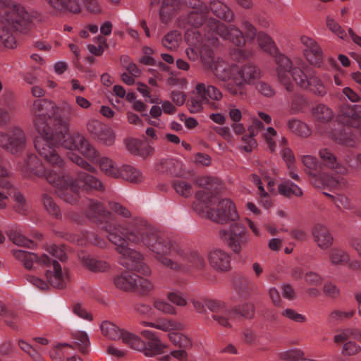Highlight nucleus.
Segmentation results:
<instances>
[{
	"mask_svg": "<svg viewBox=\"0 0 361 361\" xmlns=\"http://www.w3.org/2000/svg\"><path fill=\"white\" fill-rule=\"evenodd\" d=\"M85 214L106 234L119 255L118 263L124 267L145 276L151 273L143 262V255L129 247L128 243L147 247L161 264L177 273L188 274L206 267L204 257L200 251L159 233L142 219H130L124 226L113 220L103 204L92 199L87 201Z\"/></svg>",
	"mask_w": 361,
	"mask_h": 361,
	"instance_id": "obj_1",
	"label": "nucleus"
},
{
	"mask_svg": "<svg viewBox=\"0 0 361 361\" xmlns=\"http://www.w3.org/2000/svg\"><path fill=\"white\" fill-rule=\"evenodd\" d=\"M219 37L237 47L245 44L243 31L233 25L226 26L210 18L206 23L204 33L194 30L187 32L188 47L185 49V54L190 61H196L200 59L206 69L210 70L219 80L226 82V88L228 83L234 84L233 76L238 72V67L228 64L219 57H215L212 47L219 44Z\"/></svg>",
	"mask_w": 361,
	"mask_h": 361,
	"instance_id": "obj_2",
	"label": "nucleus"
},
{
	"mask_svg": "<svg viewBox=\"0 0 361 361\" xmlns=\"http://www.w3.org/2000/svg\"><path fill=\"white\" fill-rule=\"evenodd\" d=\"M44 158L58 169L55 173L47 176V180L56 188L57 195L64 202L71 204L77 203L80 199V189L85 191L104 189L103 183L87 172L78 171L75 179L71 176L63 159L56 150Z\"/></svg>",
	"mask_w": 361,
	"mask_h": 361,
	"instance_id": "obj_3",
	"label": "nucleus"
},
{
	"mask_svg": "<svg viewBox=\"0 0 361 361\" xmlns=\"http://www.w3.org/2000/svg\"><path fill=\"white\" fill-rule=\"evenodd\" d=\"M312 114L317 122L328 126L319 130L321 134H326L336 142L354 147L361 135V105L343 106L338 116V128L330 127L334 118L332 111L326 105L319 104L312 109Z\"/></svg>",
	"mask_w": 361,
	"mask_h": 361,
	"instance_id": "obj_4",
	"label": "nucleus"
},
{
	"mask_svg": "<svg viewBox=\"0 0 361 361\" xmlns=\"http://www.w3.org/2000/svg\"><path fill=\"white\" fill-rule=\"evenodd\" d=\"M197 185L202 188L196 193L197 203L194 204V209L200 214L213 221L225 224L229 221L235 223L238 214L233 202L228 199L219 201L216 210L211 208L216 196L223 188L220 180L214 177H202L197 179Z\"/></svg>",
	"mask_w": 361,
	"mask_h": 361,
	"instance_id": "obj_5",
	"label": "nucleus"
},
{
	"mask_svg": "<svg viewBox=\"0 0 361 361\" xmlns=\"http://www.w3.org/2000/svg\"><path fill=\"white\" fill-rule=\"evenodd\" d=\"M56 109L61 123H54V148L62 145L71 150L78 149L90 161H97L99 153L85 137L79 133H68L70 120L80 116L78 107L67 101H63L60 106H56Z\"/></svg>",
	"mask_w": 361,
	"mask_h": 361,
	"instance_id": "obj_6",
	"label": "nucleus"
},
{
	"mask_svg": "<svg viewBox=\"0 0 361 361\" xmlns=\"http://www.w3.org/2000/svg\"><path fill=\"white\" fill-rule=\"evenodd\" d=\"M277 75L280 82L288 92L294 88L293 81L304 89H308L314 94L322 96L326 93L325 87L321 80L312 75L311 68L300 59L291 61L283 54L276 56Z\"/></svg>",
	"mask_w": 361,
	"mask_h": 361,
	"instance_id": "obj_7",
	"label": "nucleus"
},
{
	"mask_svg": "<svg viewBox=\"0 0 361 361\" xmlns=\"http://www.w3.org/2000/svg\"><path fill=\"white\" fill-rule=\"evenodd\" d=\"M33 123L39 134L35 140L36 150L44 157L56 151L54 142V123H61L57 114L56 105L48 99H36L32 109Z\"/></svg>",
	"mask_w": 361,
	"mask_h": 361,
	"instance_id": "obj_8",
	"label": "nucleus"
},
{
	"mask_svg": "<svg viewBox=\"0 0 361 361\" xmlns=\"http://www.w3.org/2000/svg\"><path fill=\"white\" fill-rule=\"evenodd\" d=\"M186 8H193L194 11L188 16H180L178 18V26L185 30V36L188 31L201 32L198 30L201 25H204V33L206 23L210 18L206 19L209 9L200 0H162L159 10L161 23H169L178 12Z\"/></svg>",
	"mask_w": 361,
	"mask_h": 361,
	"instance_id": "obj_9",
	"label": "nucleus"
},
{
	"mask_svg": "<svg viewBox=\"0 0 361 361\" xmlns=\"http://www.w3.org/2000/svg\"><path fill=\"white\" fill-rule=\"evenodd\" d=\"M102 334L112 340L121 338L123 342L131 348L143 352L147 356H154L165 352L166 346L159 339L158 336L150 330H142L141 334L148 341L147 343L131 333L120 330L114 324L105 321L101 324Z\"/></svg>",
	"mask_w": 361,
	"mask_h": 361,
	"instance_id": "obj_10",
	"label": "nucleus"
},
{
	"mask_svg": "<svg viewBox=\"0 0 361 361\" xmlns=\"http://www.w3.org/2000/svg\"><path fill=\"white\" fill-rule=\"evenodd\" d=\"M14 257L20 261L27 269H31L34 264L44 266L45 276L49 283L57 288H63L69 281L68 273L62 270L61 265L56 259H50L47 255H43L40 257L33 252L22 250H13Z\"/></svg>",
	"mask_w": 361,
	"mask_h": 361,
	"instance_id": "obj_11",
	"label": "nucleus"
},
{
	"mask_svg": "<svg viewBox=\"0 0 361 361\" xmlns=\"http://www.w3.org/2000/svg\"><path fill=\"white\" fill-rule=\"evenodd\" d=\"M37 11L29 13L20 4L13 0H0V20L4 27L14 32H25L33 20H41Z\"/></svg>",
	"mask_w": 361,
	"mask_h": 361,
	"instance_id": "obj_12",
	"label": "nucleus"
},
{
	"mask_svg": "<svg viewBox=\"0 0 361 361\" xmlns=\"http://www.w3.org/2000/svg\"><path fill=\"white\" fill-rule=\"evenodd\" d=\"M302 162L306 173L312 177V183L318 188H342L347 184L344 177L333 176L320 171L321 166L317 159L310 155L302 157Z\"/></svg>",
	"mask_w": 361,
	"mask_h": 361,
	"instance_id": "obj_13",
	"label": "nucleus"
},
{
	"mask_svg": "<svg viewBox=\"0 0 361 361\" xmlns=\"http://www.w3.org/2000/svg\"><path fill=\"white\" fill-rule=\"evenodd\" d=\"M249 135H245L242 137V141L245 143L243 149L245 152H249L252 150L257 145L256 140L254 137L262 131V135L267 142L269 149L274 152L276 149V142L274 138L277 136L276 130L272 127L264 129L262 122L258 118H253L251 126L248 128Z\"/></svg>",
	"mask_w": 361,
	"mask_h": 361,
	"instance_id": "obj_14",
	"label": "nucleus"
},
{
	"mask_svg": "<svg viewBox=\"0 0 361 361\" xmlns=\"http://www.w3.org/2000/svg\"><path fill=\"white\" fill-rule=\"evenodd\" d=\"M260 76V71L258 68L250 63H247L240 69L238 68L235 76H233V83L226 85V90L232 95L243 98L246 95V90L244 87L245 82L251 84Z\"/></svg>",
	"mask_w": 361,
	"mask_h": 361,
	"instance_id": "obj_15",
	"label": "nucleus"
},
{
	"mask_svg": "<svg viewBox=\"0 0 361 361\" xmlns=\"http://www.w3.org/2000/svg\"><path fill=\"white\" fill-rule=\"evenodd\" d=\"M220 235L236 254L240 253L250 241L249 232L240 222L231 223L229 230L221 231Z\"/></svg>",
	"mask_w": 361,
	"mask_h": 361,
	"instance_id": "obj_16",
	"label": "nucleus"
},
{
	"mask_svg": "<svg viewBox=\"0 0 361 361\" xmlns=\"http://www.w3.org/2000/svg\"><path fill=\"white\" fill-rule=\"evenodd\" d=\"M26 142V135L19 126H12L7 132L0 131V147L13 154L21 152Z\"/></svg>",
	"mask_w": 361,
	"mask_h": 361,
	"instance_id": "obj_17",
	"label": "nucleus"
},
{
	"mask_svg": "<svg viewBox=\"0 0 361 361\" xmlns=\"http://www.w3.org/2000/svg\"><path fill=\"white\" fill-rule=\"evenodd\" d=\"M192 303L195 310L201 314H206L207 310L212 313V317L219 325L228 324L227 320L224 317L228 312L227 305L226 302L219 300L209 298L192 299Z\"/></svg>",
	"mask_w": 361,
	"mask_h": 361,
	"instance_id": "obj_18",
	"label": "nucleus"
},
{
	"mask_svg": "<svg viewBox=\"0 0 361 361\" xmlns=\"http://www.w3.org/2000/svg\"><path fill=\"white\" fill-rule=\"evenodd\" d=\"M114 284L123 290H135L142 294L147 293L153 289V285L149 280L130 271H123L115 277Z\"/></svg>",
	"mask_w": 361,
	"mask_h": 361,
	"instance_id": "obj_19",
	"label": "nucleus"
},
{
	"mask_svg": "<svg viewBox=\"0 0 361 361\" xmlns=\"http://www.w3.org/2000/svg\"><path fill=\"white\" fill-rule=\"evenodd\" d=\"M39 154L45 159L39 153ZM44 160L50 166L51 169H47L37 156L33 154H27L26 159L20 164L19 167L24 175L27 177L31 178L32 176H37L39 178L43 177L47 179L48 175L55 173L56 171H58V169L52 166L46 159Z\"/></svg>",
	"mask_w": 361,
	"mask_h": 361,
	"instance_id": "obj_20",
	"label": "nucleus"
},
{
	"mask_svg": "<svg viewBox=\"0 0 361 361\" xmlns=\"http://www.w3.org/2000/svg\"><path fill=\"white\" fill-rule=\"evenodd\" d=\"M242 27L245 32V35L243 33L245 42L246 39L252 41L257 37L258 44L261 49L271 55L276 53V49L273 41L267 34L262 32H257L256 28L247 20L242 22Z\"/></svg>",
	"mask_w": 361,
	"mask_h": 361,
	"instance_id": "obj_21",
	"label": "nucleus"
},
{
	"mask_svg": "<svg viewBox=\"0 0 361 361\" xmlns=\"http://www.w3.org/2000/svg\"><path fill=\"white\" fill-rule=\"evenodd\" d=\"M169 336L171 343L178 349L172 350L170 355H164L163 360L171 361V357H174L180 361H186L187 350L192 346L191 341L186 336L179 333H170Z\"/></svg>",
	"mask_w": 361,
	"mask_h": 361,
	"instance_id": "obj_22",
	"label": "nucleus"
},
{
	"mask_svg": "<svg viewBox=\"0 0 361 361\" xmlns=\"http://www.w3.org/2000/svg\"><path fill=\"white\" fill-rule=\"evenodd\" d=\"M207 257L210 266L217 271H227L231 268V255L224 250L212 249Z\"/></svg>",
	"mask_w": 361,
	"mask_h": 361,
	"instance_id": "obj_23",
	"label": "nucleus"
},
{
	"mask_svg": "<svg viewBox=\"0 0 361 361\" xmlns=\"http://www.w3.org/2000/svg\"><path fill=\"white\" fill-rule=\"evenodd\" d=\"M302 44L305 47L304 55L306 59L316 66H321L323 63V52L321 47L312 38L302 36L300 38Z\"/></svg>",
	"mask_w": 361,
	"mask_h": 361,
	"instance_id": "obj_24",
	"label": "nucleus"
},
{
	"mask_svg": "<svg viewBox=\"0 0 361 361\" xmlns=\"http://www.w3.org/2000/svg\"><path fill=\"white\" fill-rule=\"evenodd\" d=\"M228 312L224 315L225 319L227 320L228 324L221 325L225 328H231V321L235 319L236 317H242L244 318L250 319L254 315L255 307L253 304L246 302L242 305H236L231 307L227 305Z\"/></svg>",
	"mask_w": 361,
	"mask_h": 361,
	"instance_id": "obj_25",
	"label": "nucleus"
},
{
	"mask_svg": "<svg viewBox=\"0 0 361 361\" xmlns=\"http://www.w3.org/2000/svg\"><path fill=\"white\" fill-rule=\"evenodd\" d=\"M2 187L4 189H8V196L13 199L15 211L20 214L27 215L30 211V205L24 196L8 182L4 183Z\"/></svg>",
	"mask_w": 361,
	"mask_h": 361,
	"instance_id": "obj_26",
	"label": "nucleus"
},
{
	"mask_svg": "<svg viewBox=\"0 0 361 361\" xmlns=\"http://www.w3.org/2000/svg\"><path fill=\"white\" fill-rule=\"evenodd\" d=\"M312 233L314 241L321 249H328L333 244L334 238L328 228L324 225L315 224Z\"/></svg>",
	"mask_w": 361,
	"mask_h": 361,
	"instance_id": "obj_27",
	"label": "nucleus"
},
{
	"mask_svg": "<svg viewBox=\"0 0 361 361\" xmlns=\"http://www.w3.org/2000/svg\"><path fill=\"white\" fill-rule=\"evenodd\" d=\"M152 143V141L147 143L138 139H129L126 140V145L131 154L145 159L154 153V149L150 145Z\"/></svg>",
	"mask_w": 361,
	"mask_h": 361,
	"instance_id": "obj_28",
	"label": "nucleus"
},
{
	"mask_svg": "<svg viewBox=\"0 0 361 361\" xmlns=\"http://www.w3.org/2000/svg\"><path fill=\"white\" fill-rule=\"evenodd\" d=\"M319 155L324 165L331 169L335 170L337 173H339L338 176L343 177L341 175L347 171L346 167L338 162L336 156L328 148H322L319 149ZM336 176H338V175Z\"/></svg>",
	"mask_w": 361,
	"mask_h": 361,
	"instance_id": "obj_29",
	"label": "nucleus"
},
{
	"mask_svg": "<svg viewBox=\"0 0 361 361\" xmlns=\"http://www.w3.org/2000/svg\"><path fill=\"white\" fill-rule=\"evenodd\" d=\"M47 3L59 13L69 12L78 14L81 6L78 0H45Z\"/></svg>",
	"mask_w": 361,
	"mask_h": 361,
	"instance_id": "obj_30",
	"label": "nucleus"
},
{
	"mask_svg": "<svg viewBox=\"0 0 361 361\" xmlns=\"http://www.w3.org/2000/svg\"><path fill=\"white\" fill-rule=\"evenodd\" d=\"M156 170L160 173L177 176L181 173L182 164L173 158L161 159L157 164Z\"/></svg>",
	"mask_w": 361,
	"mask_h": 361,
	"instance_id": "obj_31",
	"label": "nucleus"
},
{
	"mask_svg": "<svg viewBox=\"0 0 361 361\" xmlns=\"http://www.w3.org/2000/svg\"><path fill=\"white\" fill-rule=\"evenodd\" d=\"M195 92L200 94L205 99L207 104L210 99L219 101L222 98V93L217 87L204 82L197 84Z\"/></svg>",
	"mask_w": 361,
	"mask_h": 361,
	"instance_id": "obj_32",
	"label": "nucleus"
},
{
	"mask_svg": "<svg viewBox=\"0 0 361 361\" xmlns=\"http://www.w3.org/2000/svg\"><path fill=\"white\" fill-rule=\"evenodd\" d=\"M78 257L82 264L92 271H105L109 268L106 262L95 259L84 252H80Z\"/></svg>",
	"mask_w": 361,
	"mask_h": 361,
	"instance_id": "obj_33",
	"label": "nucleus"
},
{
	"mask_svg": "<svg viewBox=\"0 0 361 361\" xmlns=\"http://www.w3.org/2000/svg\"><path fill=\"white\" fill-rule=\"evenodd\" d=\"M76 241L78 245L82 246L87 244H92L100 248H104L107 245V242L99 237L96 233L85 231L81 232Z\"/></svg>",
	"mask_w": 361,
	"mask_h": 361,
	"instance_id": "obj_34",
	"label": "nucleus"
},
{
	"mask_svg": "<svg viewBox=\"0 0 361 361\" xmlns=\"http://www.w3.org/2000/svg\"><path fill=\"white\" fill-rule=\"evenodd\" d=\"M210 9L216 16L225 21L230 22L233 19V12L227 5L220 1H211Z\"/></svg>",
	"mask_w": 361,
	"mask_h": 361,
	"instance_id": "obj_35",
	"label": "nucleus"
},
{
	"mask_svg": "<svg viewBox=\"0 0 361 361\" xmlns=\"http://www.w3.org/2000/svg\"><path fill=\"white\" fill-rule=\"evenodd\" d=\"M119 178H122L129 182L139 183L142 181V173L131 165H123L119 170Z\"/></svg>",
	"mask_w": 361,
	"mask_h": 361,
	"instance_id": "obj_36",
	"label": "nucleus"
},
{
	"mask_svg": "<svg viewBox=\"0 0 361 361\" xmlns=\"http://www.w3.org/2000/svg\"><path fill=\"white\" fill-rule=\"evenodd\" d=\"M42 203L49 215L55 219H60L61 217V209L50 195L46 192L42 193Z\"/></svg>",
	"mask_w": 361,
	"mask_h": 361,
	"instance_id": "obj_37",
	"label": "nucleus"
},
{
	"mask_svg": "<svg viewBox=\"0 0 361 361\" xmlns=\"http://www.w3.org/2000/svg\"><path fill=\"white\" fill-rule=\"evenodd\" d=\"M329 257L333 265H344L349 262V253L341 247H333L329 253Z\"/></svg>",
	"mask_w": 361,
	"mask_h": 361,
	"instance_id": "obj_38",
	"label": "nucleus"
},
{
	"mask_svg": "<svg viewBox=\"0 0 361 361\" xmlns=\"http://www.w3.org/2000/svg\"><path fill=\"white\" fill-rule=\"evenodd\" d=\"M9 238L14 244L27 248H33L35 246L34 241L26 238L22 231L18 228L11 230L8 233Z\"/></svg>",
	"mask_w": 361,
	"mask_h": 361,
	"instance_id": "obj_39",
	"label": "nucleus"
},
{
	"mask_svg": "<svg viewBox=\"0 0 361 361\" xmlns=\"http://www.w3.org/2000/svg\"><path fill=\"white\" fill-rule=\"evenodd\" d=\"M288 127L292 133L300 137H307L312 133V131L309 126L306 123L302 122L300 120H289L288 122Z\"/></svg>",
	"mask_w": 361,
	"mask_h": 361,
	"instance_id": "obj_40",
	"label": "nucleus"
},
{
	"mask_svg": "<svg viewBox=\"0 0 361 361\" xmlns=\"http://www.w3.org/2000/svg\"><path fill=\"white\" fill-rule=\"evenodd\" d=\"M350 337L361 341V330L355 328L344 329L336 334L334 340L336 344H340L348 340Z\"/></svg>",
	"mask_w": 361,
	"mask_h": 361,
	"instance_id": "obj_41",
	"label": "nucleus"
},
{
	"mask_svg": "<svg viewBox=\"0 0 361 361\" xmlns=\"http://www.w3.org/2000/svg\"><path fill=\"white\" fill-rule=\"evenodd\" d=\"M101 170L107 176L114 178H119V170L115 165V163L108 157H102L99 160Z\"/></svg>",
	"mask_w": 361,
	"mask_h": 361,
	"instance_id": "obj_42",
	"label": "nucleus"
},
{
	"mask_svg": "<svg viewBox=\"0 0 361 361\" xmlns=\"http://www.w3.org/2000/svg\"><path fill=\"white\" fill-rule=\"evenodd\" d=\"M279 192L285 197L292 195L300 197L302 195V190L295 183L290 180H285L279 185Z\"/></svg>",
	"mask_w": 361,
	"mask_h": 361,
	"instance_id": "obj_43",
	"label": "nucleus"
},
{
	"mask_svg": "<svg viewBox=\"0 0 361 361\" xmlns=\"http://www.w3.org/2000/svg\"><path fill=\"white\" fill-rule=\"evenodd\" d=\"M181 41V35L178 30L168 32L162 39V45L170 50L176 49Z\"/></svg>",
	"mask_w": 361,
	"mask_h": 361,
	"instance_id": "obj_44",
	"label": "nucleus"
},
{
	"mask_svg": "<svg viewBox=\"0 0 361 361\" xmlns=\"http://www.w3.org/2000/svg\"><path fill=\"white\" fill-rule=\"evenodd\" d=\"M308 106V102L302 94H294L290 99V111L291 114L303 112Z\"/></svg>",
	"mask_w": 361,
	"mask_h": 361,
	"instance_id": "obj_45",
	"label": "nucleus"
},
{
	"mask_svg": "<svg viewBox=\"0 0 361 361\" xmlns=\"http://www.w3.org/2000/svg\"><path fill=\"white\" fill-rule=\"evenodd\" d=\"M142 324L145 326L154 327L156 329L164 331H170L172 330H176L180 329V325L178 323H176L171 320H160L157 324L154 323H148L146 322H143Z\"/></svg>",
	"mask_w": 361,
	"mask_h": 361,
	"instance_id": "obj_46",
	"label": "nucleus"
},
{
	"mask_svg": "<svg viewBox=\"0 0 361 361\" xmlns=\"http://www.w3.org/2000/svg\"><path fill=\"white\" fill-rule=\"evenodd\" d=\"M205 104H207L205 99L197 92L187 101V106L191 113L200 111Z\"/></svg>",
	"mask_w": 361,
	"mask_h": 361,
	"instance_id": "obj_47",
	"label": "nucleus"
},
{
	"mask_svg": "<svg viewBox=\"0 0 361 361\" xmlns=\"http://www.w3.org/2000/svg\"><path fill=\"white\" fill-rule=\"evenodd\" d=\"M252 180L257 185L262 204L267 209L269 208L271 206V201L268 193L264 190L260 178L257 175H253Z\"/></svg>",
	"mask_w": 361,
	"mask_h": 361,
	"instance_id": "obj_48",
	"label": "nucleus"
},
{
	"mask_svg": "<svg viewBox=\"0 0 361 361\" xmlns=\"http://www.w3.org/2000/svg\"><path fill=\"white\" fill-rule=\"evenodd\" d=\"M73 338L81 353H87L90 344L87 334L84 331H77L73 334Z\"/></svg>",
	"mask_w": 361,
	"mask_h": 361,
	"instance_id": "obj_49",
	"label": "nucleus"
},
{
	"mask_svg": "<svg viewBox=\"0 0 361 361\" xmlns=\"http://www.w3.org/2000/svg\"><path fill=\"white\" fill-rule=\"evenodd\" d=\"M0 316H2L4 317V322L7 324L8 326H11L13 329L16 328V322L18 319L17 315L14 312L6 309L5 306L1 301Z\"/></svg>",
	"mask_w": 361,
	"mask_h": 361,
	"instance_id": "obj_50",
	"label": "nucleus"
},
{
	"mask_svg": "<svg viewBox=\"0 0 361 361\" xmlns=\"http://www.w3.org/2000/svg\"><path fill=\"white\" fill-rule=\"evenodd\" d=\"M173 188L177 193L185 197L192 193V185L183 180H176L173 182Z\"/></svg>",
	"mask_w": 361,
	"mask_h": 361,
	"instance_id": "obj_51",
	"label": "nucleus"
},
{
	"mask_svg": "<svg viewBox=\"0 0 361 361\" xmlns=\"http://www.w3.org/2000/svg\"><path fill=\"white\" fill-rule=\"evenodd\" d=\"M324 195L329 197L337 207H343L346 209H352L351 203L349 199L345 195L339 194L337 195L336 196H334L325 192H324Z\"/></svg>",
	"mask_w": 361,
	"mask_h": 361,
	"instance_id": "obj_52",
	"label": "nucleus"
},
{
	"mask_svg": "<svg viewBox=\"0 0 361 361\" xmlns=\"http://www.w3.org/2000/svg\"><path fill=\"white\" fill-rule=\"evenodd\" d=\"M95 138L106 145H111L114 142V136L113 132L106 126H104L102 130L99 133Z\"/></svg>",
	"mask_w": 361,
	"mask_h": 361,
	"instance_id": "obj_53",
	"label": "nucleus"
},
{
	"mask_svg": "<svg viewBox=\"0 0 361 361\" xmlns=\"http://www.w3.org/2000/svg\"><path fill=\"white\" fill-rule=\"evenodd\" d=\"M326 26L332 32L336 34L341 39H345L347 38L348 35L345 30L337 22L329 16L326 18Z\"/></svg>",
	"mask_w": 361,
	"mask_h": 361,
	"instance_id": "obj_54",
	"label": "nucleus"
},
{
	"mask_svg": "<svg viewBox=\"0 0 361 361\" xmlns=\"http://www.w3.org/2000/svg\"><path fill=\"white\" fill-rule=\"evenodd\" d=\"M343 345L341 353L343 355H353L357 354L360 350V347L357 345L355 342L345 341V342L340 343Z\"/></svg>",
	"mask_w": 361,
	"mask_h": 361,
	"instance_id": "obj_55",
	"label": "nucleus"
},
{
	"mask_svg": "<svg viewBox=\"0 0 361 361\" xmlns=\"http://www.w3.org/2000/svg\"><path fill=\"white\" fill-rule=\"evenodd\" d=\"M68 156L69 159L73 163H75L78 166H81L83 169L90 172H94L95 171L94 168L92 166H91L82 157H80L77 154L72 152Z\"/></svg>",
	"mask_w": 361,
	"mask_h": 361,
	"instance_id": "obj_56",
	"label": "nucleus"
},
{
	"mask_svg": "<svg viewBox=\"0 0 361 361\" xmlns=\"http://www.w3.org/2000/svg\"><path fill=\"white\" fill-rule=\"evenodd\" d=\"M48 252L56 259L63 262L66 259V250L63 246H58L56 245H50L47 248Z\"/></svg>",
	"mask_w": 361,
	"mask_h": 361,
	"instance_id": "obj_57",
	"label": "nucleus"
},
{
	"mask_svg": "<svg viewBox=\"0 0 361 361\" xmlns=\"http://www.w3.org/2000/svg\"><path fill=\"white\" fill-rule=\"evenodd\" d=\"M281 315L295 322L302 323L306 321L305 316L298 313L293 309L287 308L281 312Z\"/></svg>",
	"mask_w": 361,
	"mask_h": 361,
	"instance_id": "obj_58",
	"label": "nucleus"
},
{
	"mask_svg": "<svg viewBox=\"0 0 361 361\" xmlns=\"http://www.w3.org/2000/svg\"><path fill=\"white\" fill-rule=\"evenodd\" d=\"M109 207L111 211L118 215H120L124 218H128L130 216V212L128 211V209L116 202H109Z\"/></svg>",
	"mask_w": 361,
	"mask_h": 361,
	"instance_id": "obj_59",
	"label": "nucleus"
},
{
	"mask_svg": "<svg viewBox=\"0 0 361 361\" xmlns=\"http://www.w3.org/2000/svg\"><path fill=\"white\" fill-rule=\"evenodd\" d=\"M235 289L243 298H247L250 294L249 281L245 278H240L235 282Z\"/></svg>",
	"mask_w": 361,
	"mask_h": 361,
	"instance_id": "obj_60",
	"label": "nucleus"
},
{
	"mask_svg": "<svg viewBox=\"0 0 361 361\" xmlns=\"http://www.w3.org/2000/svg\"><path fill=\"white\" fill-rule=\"evenodd\" d=\"M355 313V310L348 311L334 310L330 314V318L334 320L343 321L351 318Z\"/></svg>",
	"mask_w": 361,
	"mask_h": 361,
	"instance_id": "obj_61",
	"label": "nucleus"
},
{
	"mask_svg": "<svg viewBox=\"0 0 361 361\" xmlns=\"http://www.w3.org/2000/svg\"><path fill=\"white\" fill-rule=\"evenodd\" d=\"M85 9L94 14L99 13L102 11V6L98 0H81Z\"/></svg>",
	"mask_w": 361,
	"mask_h": 361,
	"instance_id": "obj_62",
	"label": "nucleus"
},
{
	"mask_svg": "<svg viewBox=\"0 0 361 361\" xmlns=\"http://www.w3.org/2000/svg\"><path fill=\"white\" fill-rule=\"evenodd\" d=\"M304 279L311 286H319L322 282V277L316 272L307 271L305 274Z\"/></svg>",
	"mask_w": 361,
	"mask_h": 361,
	"instance_id": "obj_63",
	"label": "nucleus"
},
{
	"mask_svg": "<svg viewBox=\"0 0 361 361\" xmlns=\"http://www.w3.org/2000/svg\"><path fill=\"white\" fill-rule=\"evenodd\" d=\"M104 126L97 120H90L87 123V129L91 135L96 137Z\"/></svg>",
	"mask_w": 361,
	"mask_h": 361,
	"instance_id": "obj_64",
	"label": "nucleus"
}]
</instances>
